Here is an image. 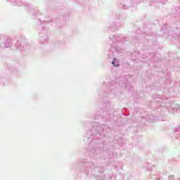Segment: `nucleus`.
I'll return each mask as SVG.
<instances>
[{"label": "nucleus", "instance_id": "nucleus-1", "mask_svg": "<svg viewBox=\"0 0 180 180\" xmlns=\"http://www.w3.org/2000/svg\"><path fill=\"white\" fill-rule=\"evenodd\" d=\"M112 64V65H114V67H119V63L116 62L115 58L113 59Z\"/></svg>", "mask_w": 180, "mask_h": 180}]
</instances>
